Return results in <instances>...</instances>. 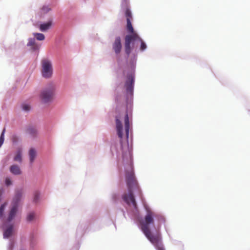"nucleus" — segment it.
<instances>
[{"label": "nucleus", "instance_id": "1", "mask_svg": "<svg viewBox=\"0 0 250 250\" xmlns=\"http://www.w3.org/2000/svg\"><path fill=\"white\" fill-rule=\"evenodd\" d=\"M125 180L127 192L122 195V198L128 206H132L134 208H136L137 204L133 193H136L140 197H142V195L131 167L126 172Z\"/></svg>", "mask_w": 250, "mask_h": 250}, {"label": "nucleus", "instance_id": "2", "mask_svg": "<svg viewBox=\"0 0 250 250\" xmlns=\"http://www.w3.org/2000/svg\"><path fill=\"white\" fill-rule=\"evenodd\" d=\"M156 215L151 210H148L144 219L140 222L141 229L148 239L157 250H165L162 241L161 235L157 233L156 234L152 233L149 226L154 223V217Z\"/></svg>", "mask_w": 250, "mask_h": 250}, {"label": "nucleus", "instance_id": "3", "mask_svg": "<svg viewBox=\"0 0 250 250\" xmlns=\"http://www.w3.org/2000/svg\"><path fill=\"white\" fill-rule=\"evenodd\" d=\"M126 28L127 31L131 33L130 35H126L125 39V52L127 55H129L133 48V47H131V44H133V42L136 41L137 38H139V36L135 32H134L131 21L129 19H127V21Z\"/></svg>", "mask_w": 250, "mask_h": 250}, {"label": "nucleus", "instance_id": "4", "mask_svg": "<svg viewBox=\"0 0 250 250\" xmlns=\"http://www.w3.org/2000/svg\"><path fill=\"white\" fill-rule=\"evenodd\" d=\"M42 74L45 78H50L53 74V68L51 62L47 59L42 61Z\"/></svg>", "mask_w": 250, "mask_h": 250}, {"label": "nucleus", "instance_id": "5", "mask_svg": "<svg viewBox=\"0 0 250 250\" xmlns=\"http://www.w3.org/2000/svg\"><path fill=\"white\" fill-rule=\"evenodd\" d=\"M21 196L22 194L21 193L18 192L16 193L15 197L14 198L12 203V207L10 211L7 218V221L8 222L11 221L15 217L18 210V204L21 200Z\"/></svg>", "mask_w": 250, "mask_h": 250}, {"label": "nucleus", "instance_id": "6", "mask_svg": "<svg viewBox=\"0 0 250 250\" xmlns=\"http://www.w3.org/2000/svg\"><path fill=\"white\" fill-rule=\"evenodd\" d=\"M55 88L52 86L50 88H46L42 90L41 93V98L43 103H47L50 102L54 94Z\"/></svg>", "mask_w": 250, "mask_h": 250}, {"label": "nucleus", "instance_id": "7", "mask_svg": "<svg viewBox=\"0 0 250 250\" xmlns=\"http://www.w3.org/2000/svg\"><path fill=\"white\" fill-rule=\"evenodd\" d=\"M113 49L116 54H118L121 52L122 49V44L120 37L116 38L113 44Z\"/></svg>", "mask_w": 250, "mask_h": 250}, {"label": "nucleus", "instance_id": "8", "mask_svg": "<svg viewBox=\"0 0 250 250\" xmlns=\"http://www.w3.org/2000/svg\"><path fill=\"white\" fill-rule=\"evenodd\" d=\"M133 83L134 79L133 76L132 75L128 76L125 84L127 91L129 92H131L132 91Z\"/></svg>", "mask_w": 250, "mask_h": 250}, {"label": "nucleus", "instance_id": "9", "mask_svg": "<svg viewBox=\"0 0 250 250\" xmlns=\"http://www.w3.org/2000/svg\"><path fill=\"white\" fill-rule=\"evenodd\" d=\"M116 127L118 137L122 139L123 138V125L118 117L116 118Z\"/></svg>", "mask_w": 250, "mask_h": 250}, {"label": "nucleus", "instance_id": "10", "mask_svg": "<svg viewBox=\"0 0 250 250\" xmlns=\"http://www.w3.org/2000/svg\"><path fill=\"white\" fill-rule=\"evenodd\" d=\"M125 131L126 138H128L129 130V118L127 113H126L125 117Z\"/></svg>", "mask_w": 250, "mask_h": 250}, {"label": "nucleus", "instance_id": "11", "mask_svg": "<svg viewBox=\"0 0 250 250\" xmlns=\"http://www.w3.org/2000/svg\"><path fill=\"white\" fill-rule=\"evenodd\" d=\"M10 171L14 175H20L21 173L20 167L16 165H12L10 167Z\"/></svg>", "mask_w": 250, "mask_h": 250}, {"label": "nucleus", "instance_id": "12", "mask_svg": "<svg viewBox=\"0 0 250 250\" xmlns=\"http://www.w3.org/2000/svg\"><path fill=\"white\" fill-rule=\"evenodd\" d=\"M36 156L37 152L36 150L33 148H31L29 151V156L31 163H32L34 161Z\"/></svg>", "mask_w": 250, "mask_h": 250}, {"label": "nucleus", "instance_id": "13", "mask_svg": "<svg viewBox=\"0 0 250 250\" xmlns=\"http://www.w3.org/2000/svg\"><path fill=\"white\" fill-rule=\"evenodd\" d=\"M52 21H49L48 22L44 23L41 24L40 25V29L41 31H46L48 29H49L51 25H52Z\"/></svg>", "mask_w": 250, "mask_h": 250}, {"label": "nucleus", "instance_id": "14", "mask_svg": "<svg viewBox=\"0 0 250 250\" xmlns=\"http://www.w3.org/2000/svg\"><path fill=\"white\" fill-rule=\"evenodd\" d=\"M27 133L32 137H35L37 135L38 131L34 126H30L27 129Z\"/></svg>", "mask_w": 250, "mask_h": 250}, {"label": "nucleus", "instance_id": "15", "mask_svg": "<svg viewBox=\"0 0 250 250\" xmlns=\"http://www.w3.org/2000/svg\"><path fill=\"white\" fill-rule=\"evenodd\" d=\"M13 226L12 225L10 226L9 227L7 228V229L4 231L3 233L4 238H8L10 237L13 232Z\"/></svg>", "mask_w": 250, "mask_h": 250}, {"label": "nucleus", "instance_id": "16", "mask_svg": "<svg viewBox=\"0 0 250 250\" xmlns=\"http://www.w3.org/2000/svg\"><path fill=\"white\" fill-rule=\"evenodd\" d=\"M27 45L29 46H31L33 49L36 50L39 49V46L36 43L35 40L34 39H30L29 40V42H28Z\"/></svg>", "mask_w": 250, "mask_h": 250}, {"label": "nucleus", "instance_id": "17", "mask_svg": "<svg viewBox=\"0 0 250 250\" xmlns=\"http://www.w3.org/2000/svg\"><path fill=\"white\" fill-rule=\"evenodd\" d=\"M14 160L16 162H19L20 163L21 162V150L20 149L17 151V153L14 158Z\"/></svg>", "mask_w": 250, "mask_h": 250}, {"label": "nucleus", "instance_id": "18", "mask_svg": "<svg viewBox=\"0 0 250 250\" xmlns=\"http://www.w3.org/2000/svg\"><path fill=\"white\" fill-rule=\"evenodd\" d=\"M33 35L37 40L43 41L45 39L44 35L42 33H34Z\"/></svg>", "mask_w": 250, "mask_h": 250}, {"label": "nucleus", "instance_id": "19", "mask_svg": "<svg viewBox=\"0 0 250 250\" xmlns=\"http://www.w3.org/2000/svg\"><path fill=\"white\" fill-rule=\"evenodd\" d=\"M141 42L140 49L141 51H144L146 48V43L143 42L142 39L139 36V38H137V40Z\"/></svg>", "mask_w": 250, "mask_h": 250}, {"label": "nucleus", "instance_id": "20", "mask_svg": "<svg viewBox=\"0 0 250 250\" xmlns=\"http://www.w3.org/2000/svg\"><path fill=\"white\" fill-rule=\"evenodd\" d=\"M125 15L126 18V21H127V19H129L130 21H131L132 19V14L130 10L128 7L126 8Z\"/></svg>", "mask_w": 250, "mask_h": 250}, {"label": "nucleus", "instance_id": "21", "mask_svg": "<svg viewBox=\"0 0 250 250\" xmlns=\"http://www.w3.org/2000/svg\"><path fill=\"white\" fill-rule=\"evenodd\" d=\"M5 132V128H4L3 129L2 132L0 136V147L2 146V145L3 144V143L4 142V136Z\"/></svg>", "mask_w": 250, "mask_h": 250}, {"label": "nucleus", "instance_id": "22", "mask_svg": "<svg viewBox=\"0 0 250 250\" xmlns=\"http://www.w3.org/2000/svg\"><path fill=\"white\" fill-rule=\"evenodd\" d=\"M35 217V213L34 212L29 213L27 216V220L31 221L33 220Z\"/></svg>", "mask_w": 250, "mask_h": 250}, {"label": "nucleus", "instance_id": "23", "mask_svg": "<svg viewBox=\"0 0 250 250\" xmlns=\"http://www.w3.org/2000/svg\"><path fill=\"white\" fill-rule=\"evenodd\" d=\"M6 206V204H2L0 207V217H1L3 215V213Z\"/></svg>", "mask_w": 250, "mask_h": 250}, {"label": "nucleus", "instance_id": "24", "mask_svg": "<svg viewBox=\"0 0 250 250\" xmlns=\"http://www.w3.org/2000/svg\"><path fill=\"white\" fill-rule=\"evenodd\" d=\"M22 109L24 111H28L30 109V106L27 104H23L22 105Z\"/></svg>", "mask_w": 250, "mask_h": 250}, {"label": "nucleus", "instance_id": "25", "mask_svg": "<svg viewBox=\"0 0 250 250\" xmlns=\"http://www.w3.org/2000/svg\"><path fill=\"white\" fill-rule=\"evenodd\" d=\"M42 9L44 13L48 12L50 10V8L47 6H43Z\"/></svg>", "mask_w": 250, "mask_h": 250}, {"label": "nucleus", "instance_id": "26", "mask_svg": "<svg viewBox=\"0 0 250 250\" xmlns=\"http://www.w3.org/2000/svg\"><path fill=\"white\" fill-rule=\"evenodd\" d=\"M5 184L9 186L12 184V181L11 179L9 178H6L5 179Z\"/></svg>", "mask_w": 250, "mask_h": 250}, {"label": "nucleus", "instance_id": "27", "mask_svg": "<svg viewBox=\"0 0 250 250\" xmlns=\"http://www.w3.org/2000/svg\"><path fill=\"white\" fill-rule=\"evenodd\" d=\"M39 193H36L35 195V196H34V201L35 202H37L38 200V198H39Z\"/></svg>", "mask_w": 250, "mask_h": 250}, {"label": "nucleus", "instance_id": "28", "mask_svg": "<svg viewBox=\"0 0 250 250\" xmlns=\"http://www.w3.org/2000/svg\"><path fill=\"white\" fill-rule=\"evenodd\" d=\"M122 4L125 5H127L128 0H122Z\"/></svg>", "mask_w": 250, "mask_h": 250}]
</instances>
